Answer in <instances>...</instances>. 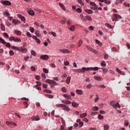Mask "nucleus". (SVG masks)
<instances>
[{
    "mask_svg": "<svg viewBox=\"0 0 130 130\" xmlns=\"http://www.w3.org/2000/svg\"><path fill=\"white\" fill-rule=\"evenodd\" d=\"M118 19H121V16L118 15V14H113L112 17V21H118Z\"/></svg>",
    "mask_w": 130,
    "mask_h": 130,
    "instance_id": "obj_1",
    "label": "nucleus"
},
{
    "mask_svg": "<svg viewBox=\"0 0 130 130\" xmlns=\"http://www.w3.org/2000/svg\"><path fill=\"white\" fill-rule=\"evenodd\" d=\"M0 42L1 43H2V44L6 45V47H8V48H10V47H11V44L10 43H6V41H5V40L2 39V38L1 37Z\"/></svg>",
    "mask_w": 130,
    "mask_h": 130,
    "instance_id": "obj_2",
    "label": "nucleus"
},
{
    "mask_svg": "<svg viewBox=\"0 0 130 130\" xmlns=\"http://www.w3.org/2000/svg\"><path fill=\"white\" fill-rule=\"evenodd\" d=\"M46 82L50 85H54L55 86H58V83H56L54 80H50V79H47Z\"/></svg>",
    "mask_w": 130,
    "mask_h": 130,
    "instance_id": "obj_3",
    "label": "nucleus"
},
{
    "mask_svg": "<svg viewBox=\"0 0 130 130\" xmlns=\"http://www.w3.org/2000/svg\"><path fill=\"white\" fill-rule=\"evenodd\" d=\"M0 2L2 5H4V6H12V3H11L10 1L2 0Z\"/></svg>",
    "mask_w": 130,
    "mask_h": 130,
    "instance_id": "obj_4",
    "label": "nucleus"
},
{
    "mask_svg": "<svg viewBox=\"0 0 130 130\" xmlns=\"http://www.w3.org/2000/svg\"><path fill=\"white\" fill-rule=\"evenodd\" d=\"M40 59L44 60H48L49 59V56L47 55H42L40 56Z\"/></svg>",
    "mask_w": 130,
    "mask_h": 130,
    "instance_id": "obj_5",
    "label": "nucleus"
},
{
    "mask_svg": "<svg viewBox=\"0 0 130 130\" xmlns=\"http://www.w3.org/2000/svg\"><path fill=\"white\" fill-rule=\"evenodd\" d=\"M31 119H32V120H37V121H38V120H40V118H39V116H32L31 117Z\"/></svg>",
    "mask_w": 130,
    "mask_h": 130,
    "instance_id": "obj_6",
    "label": "nucleus"
},
{
    "mask_svg": "<svg viewBox=\"0 0 130 130\" xmlns=\"http://www.w3.org/2000/svg\"><path fill=\"white\" fill-rule=\"evenodd\" d=\"M62 108V110H64L65 111H70V110H71V109H70L69 107L66 106L65 105H63Z\"/></svg>",
    "mask_w": 130,
    "mask_h": 130,
    "instance_id": "obj_7",
    "label": "nucleus"
},
{
    "mask_svg": "<svg viewBox=\"0 0 130 130\" xmlns=\"http://www.w3.org/2000/svg\"><path fill=\"white\" fill-rule=\"evenodd\" d=\"M17 17H18V18H20V19H21V21H22L23 22H25L26 21V19L25 18V17L24 16H22L21 14H18Z\"/></svg>",
    "mask_w": 130,
    "mask_h": 130,
    "instance_id": "obj_8",
    "label": "nucleus"
},
{
    "mask_svg": "<svg viewBox=\"0 0 130 130\" xmlns=\"http://www.w3.org/2000/svg\"><path fill=\"white\" fill-rule=\"evenodd\" d=\"M59 51L62 53H70V51L68 49H60Z\"/></svg>",
    "mask_w": 130,
    "mask_h": 130,
    "instance_id": "obj_9",
    "label": "nucleus"
},
{
    "mask_svg": "<svg viewBox=\"0 0 130 130\" xmlns=\"http://www.w3.org/2000/svg\"><path fill=\"white\" fill-rule=\"evenodd\" d=\"M92 71V67L90 68H86L85 67H83L82 68V72L83 73H85V72H86V71Z\"/></svg>",
    "mask_w": 130,
    "mask_h": 130,
    "instance_id": "obj_10",
    "label": "nucleus"
},
{
    "mask_svg": "<svg viewBox=\"0 0 130 130\" xmlns=\"http://www.w3.org/2000/svg\"><path fill=\"white\" fill-rule=\"evenodd\" d=\"M19 51H22V52H24V53H26L27 50L26 48H23V47H19Z\"/></svg>",
    "mask_w": 130,
    "mask_h": 130,
    "instance_id": "obj_11",
    "label": "nucleus"
},
{
    "mask_svg": "<svg viewBox=\"0 0 130 130\" xmlns=\"http://www.w3.org/2000/svg\"><path fill=\"white\" fill-rule=\"evenodd\" d=\"M12 23H14V24L17 25V24H20L21 23V21H20L18 20L14 19L12 20Z\"/></svg>",
    "mask_w": 130,
    "mask_h": 130,
    "instance_id": "obj_12",
    "label": "nucleus"
},
{
    "mask_svg": "<svg viewBox=\"0 0 130 130\" xmlns=\"http://www.w3.org/2000/svg\"><path fill=\"white\" fill-rule=\"evenodd\" d=\"M113 108H114L115 109H116V108H117V107H118V108H120V106H119V103H118V102H117L115 105H113Z\"/></svg>",
    "mask_w": 130,
    "mask_h": 130,
    "instance_id": "obj_13",
    "label": "nucleus"
},
{
    "mask_svg": "<svg viewBox=\"0 0 130 130\" xmlns=\"http://www.w3.org/2000/svg\"><path fill=\"white\" fill-rule=\"evenodd\" d=\"M85 12L89 15L93 14V11L91 10L90 9H85Z\"/></svg>",
    "mask_w": 130,
    "mask_h": 130,
    "instance_id": "obj_14",
    "label": "nucleus"
},
{
    "mask_svg": "<svg viewBox=\"0 0 130 130\" xmlns=\"http://www.w3.org/2000/svg\"><path fill=\"white\" fill-rule=\"evenodd\" d=\"M73 72H75V73H83V68L82 69H74Z\"/></svg>",
    "mask_w": 130,
    "mask_h": 130,
    "instance_id": "obj_15",
    "label": "nucleus"
},
{
    "mask_svg": "<svg viewBox=\"0 0 130 130\" xmlns=\"http://www.w3.org/2000/svg\"><path fill=\"white\" fill-rule=\"evenodd\" d=\"M14 33H15V34H16V35H18L19 36L22 35V32H21V31L20 30H15Z\"/></svg>",
    "mask_w": 130,
    "mask_h": 130,
    "instance_id": "obj_16",
    "label": "nucleus"
},
{
    "mask_svg": "<svg viewBox=\"0 0 130 130\" xmlns=\"http://www.w3.org/2000/svg\"><path fill=\"white\" fill-rule=\"evenodd\" d=\"M62 103H63V104H71L72 102L70 101L66 100V101H62Z\"/></svg>",
    "mask_w": 130,
    "mask_h": 130,
    "instance_id": "obj_17",
    "label": "nucleus"
},
{
    "mask_svg": "<svg viewBox=\"0 0 130 130\" xmlns=\"http://www.w3.org/2000/svg\"><path fill=\"white\" fill-rule=\"evenodd\" d=\"M76 92L79 95H83V90H82L77 89Z\"/></svg>",
    "mask_w": 130,
    "mask_h": 130,
    "instance_id": "obj_18",
    "label": "nucleus"
},
{
    "mask_svg": "<svg viewBox=\"0 0 130 130\" xmlns=\"http://www.w3.org/2000/svg\"><path fill=\"white\" fill-rule=\"evenodd\" d=\"M72 105L73 107L75 108H77L79 106V104L77 103L76 102H72Z\"/></svg>",
    "mask_w": 130,
    "mask_h": 130,
    "instance_id": "obj_19",
    "label": "nucleus"
},
{
    "mask_svg": "<svg viewBox=\"0 0 130 130\" xmlns=\"http://www.w3.org/2000/svg\"><path fill=\"white\" fill-rule=\"evenodd\" d=\"M94 79H95L96 81H102L103 80L102 77H99L98 76L94 77Z\"/></svg>",
    "mask_w": 130,
    "mask_h": 130,
    "instance_id": "obj_20",
    "label": "nucleus"
},
{
    "mask_svg": "<svg viewBox=\"0 0 130 130\" xmlns=\"http://www.w3.org/2000/svg\"><path fill=\"white\" fill-rule=\"evenodd\" d=\"M87 114L86 113L80 114V116L81 118H84V117H86Z\"/></svg>",
    "mask_w": 130,
    "mask_h": 130,
    "instance_id": "obj_21",
    "label": "nucleus"
},
{
    "mask_svg": "<svg viewBox=\"0 0 130 130\" xmlns=\"http://www.w3.org/2000/svg\"><path fill=\"white\" fill-rule=\"evenodd\" d=\"M13 41H14V42H21V41H22V40H21V39H20V38H14V40Z\"/></svg>",
    "mask_w": 130,
    "mask_h": 130,
    "instance_id": "obj_22",
    "label": "nucleus"
},
{
    "mask_svg": "<svg viewBox=\"0 0 130 130\" xmlns=\"http://www.w3.org/2000/svg\"><path fill=\"white\" fill-rule=\"evenodd\" d=\"M124 0H116L115 2L116 5H118V4H122V2H124Z\"/></svg>",
    "mask_w": 130,
    "mask_h": 130,
    "instance_id": "obj_23",
    "label": "nucleus"
},
{
    "mask_svg": "<svg viewBox=\"0 0 130 130\" xmlns=\"http://www.w3.org/2000/svg\"><path fill=\"white\" fill-rule=\"evenodd\" d=\"M90 52H93V53H95V54H98V51L93 48L90 49Z\"/></svg>",
    "mask_w": 130,
    "mask_h": 130,
    "instance_id": "obj_24",
    "label": "nucleus"
},
{
    "mask_svg": "<svg viewBox=\"0 0 130 130\" xmlns=\"http://www.w3.org/2000/svg\"><path fill=\"white\" fill-rule=\"evenodd\" d=\"M28 14L29 15H30V16H34L35 15L34 11L32 10L28 11Z\"/></svg>",
    "mask_w": 130,
    "mask_h": 130,
    "instance_id": "obj_25",
    "label": "nucleus"
},
{
    "mask_svg": "<svg viewBox=\"0 0 130 130\" xmlns=\"http://www.w3.org/2000/svg\"><path fill=\"white\" fill-rule=\"evenodd\" d=\"M1 28L2 31H6V27H5V25L3 23L1 24Z\"/></svg>",
    "mask_w": 130,
    "mask_h": 130,
    "instance_id": "obj_26",
    "label": "nucleus"
},
{
    "mask_svg": "<svg viewBox=\"0 0 130 130\" xmlns=\"http://www.w3.org/2000/svg\"><path fill=\"white\" fill-rule=\"evenodd\" d=\"M66 83L68 84H70V83H71V77H67V79L66 80Z\"/></svg>",
    "mask_w": 130,
    "mask_h": 130,
    "instance_id": "obj_27",
    "label": "nucleus"
},
{
    "mask_svg": "<svg viewBox=\"0 0 130 130\" xmlns=\"http://www.w3.org/2000/svg\"><path fill=\"white\" fill-rule=\"evenodd\" d=\"M85 18H86V20L88 21H92V17H91L90 16H85Z\"/></svg>",
    "mask_w": 130,
    "mask_h": 130,
    "instance_id": "obj_28",
    "label": "nucleus"
},
{
    "mask_svg": "<svg viewBox=\"0 0 130 130\" xmlns=\"http://www.w3.org/2000/svg\"><path fill=\"white\" fill-rule=\"evenodd\" d=\"M59 6L61 8L63 11H66V8H64V5H62L61 3L59 4Z\"/></svg>",
    "mask_w": 130,
    "mask_h": 130,
    "instance_id": "obj_29",
    "label": "nucleus"
},
{
    "mask_svg": "<svg viewBox=\"0 0 130 130\" xmlns=\"http://www.w3.org/2000/svg\"><path fill=\"white\" fill-rule=\"evenodd\" d=\"M104 130H108L109 129V126L107 124H105L104 126Z\"/></svg>",
    "mask_w": 130,
    "mask_h": 130,
    "instance_id": "obj_30",
    "label": "nucleus"
},
{
    "mask_svg": "<svg viewBox=\"0 0 130 130\" xmlns=\"http://www.w3.org/2000/svg\"><path fill=\"white\" fill-rule=\"evenodd\" d=\"M106 26H107L108 28H109L110 29L113 28V26L109 24V23H106Z\"/></svg>",
    "mask_w": 130,
    "mask_h": 130,
    "instance_id": "obj_31",
    "label": "nucleus"
},
{
    "mask_svg": "<svg viewBox=\"0 0 130 130\" xmlns=\"http://www.w3.org/2000/svg\"><path fill=\"white\" fill-rule=\"evenodd\" d=\"M49 34H51L54 37H56V34L53 31L48 32Z\"/></svg>",
    "mask_w": 130,
    "mask_h": 130,
    "instance_id": "obj_32",
    "label": "nucleus"
},
{
    "mask_svg": "<svg viewBox=\"0 0 130 130\" xmlns=\"http://www.w3.org/2000/svg\"><path fill=\"white\" fill-rule=\"evenodd\" d=\"M101 65L102 66V67H103V68H105V67H106V63H105V61H103L101 63Z\"/></svg>",
    "mask_w": 130,
    "mask_h": 130,
    "instance_id": "obj_33",
    "label": "nucleus"
},
{
    "mask_svg": "<svg viewBox=\"0 0 130 130\" xmlns=\"http://www.w3.org/2000/svg\"><path fill=\"white\" fill-rule=\"evenodd\" d=\"M35 34L36 36H38V37H40V36H41L38 30H36Z\"/></svg>",
    "mask_w": 130,
    "mask_h": 130,
    "instance_id": "obj_34",
    "label": "nucleus"
},
{
    "mask_svg": "<svg viewBox=\"0 0 130 130\" xmlns=\"http://www.w3.org/2000/svg\"><path fill=\"white\" fill-rule=\"evenodd\" d=\"M4 16H7V17H10V14H9V12L6 11L4 12Z\"/></svg>",
    "mask_w": 130,
    "mask_h": 130,
    "instance_id": "obj_35",
    "label": "nucleus"
},
{
    "mask_svg": "<svg viewBox=\"0 0 130 130\" xmlns=\"http://www.w3.org/2000/svg\"><path fill=\"white\" fill-rule=\"evenodd\" d=\"M12 49H15V50H18V51L20 50V47L18 48L16 46H12Z\"/></svg>",
    "mask_w": 130,
    "mask_h": 130,
    "instance_id": "obj_36",
    "label": "nucleus"
},
{
    "mask_svg": "<svg viewBox=\"0 0 130 130\" xmlns=\"http://www.w3.org/2000/svg\"><path fill=\"white\" fill-rule=\"evenodd\" d=\"M98 109H99V108H98V107H93L92 108V110H93V111H97V110H98Z\"/></svg>",
    "mask_w": 130,
    "mask_h": 130,
    "instance_id": "obj_37",
    "label": "nucleus"
},
{
    "mask_svg": "<svg viewBox=\"0 0 130 130\" xmlns=\"http://www.w3.org/2000/svg\"><path fill=\"white\" fill-rule=\"evenodd\" d=\"M64 105L62 104H58L56 105V107H63Z\"/></svg>",
    "mask_w": 130,
    "mask_h": 130,
    "instance_id": "obj_38",
    "label": "nucleus"
},
{
    "mask_svg": "<svg viewBox=\"0 0 130 130\" xmlns=\"http://www.w3.org/2000/svg\"><path fill=\"white\" fill-rule=\"evenodd\" d=\"M31 55H34V56H36V52L35 51L32 50L31 51Z\"/></svg>",
    "mask_w": 130,
    "mask_h": 130,
    "instance_id": "obj_39",
    "label": "nucleus"
},
{
    "mask_svg": "<svg viewBox=\"0 0 130 130\" xmlns=\"http://www.w3.org/2000/svg\"><path fill=\"white\" fill-rule=\"evenodd\" d=\"M23 104L25 106V108H27V107L29 106V105L28 104V103L27 102H23Z\"/></svg>",
    "mask_w": 130,
    "mask_h": 130,
    "instance_id": "obj_40",
    "label": "nucleus"
},
{
    "mask_svg": "<svg viewBox=\"0 0 130 130\" xmlns=\"http://www.w3.org/2000/svg\"><path fill=\"white\" fill-rule=\"evenodd\" d=\"M69 29L71 30V31H75V26H71L70 27H69Z\"/></svg>",
    "mask_w": 130,
    "mask_h": 130,
    "instance_id": "obj_41",
    "label": "nucleus"
},
{
    "mask_svg": "<svg viewBox=\"0 0 130 130\" xmlns=\"http://www.w3.org/2000/svg\"><path fill=\"white\" fill-rule=\"evenodd\" d=\"M102 70H103L104 74H105V73H107V72H108V70H107V69H106V68H102Z\"/></svg>",
    "mask_w": 130,
    "mask_h": 130,
    "instance_id": "obj_42",
    "label": "nucleus"
},
{
    "mask_svg": "<svg viewBox=\"0 0 130 130\" xmlns=\"http://www.w3.org/2000/svg\"><path fill=\"white\" fill-rule=\"evenodd\" d=\"M44 92H46V93H51L52 91H51V90L49 89H45L44 90Z\"/></svg>",
    "mask_w": 130,
    "mask_h": 130,
    "instance_id": "obj_43",
    "label": "nucleus"
},
{
    "mask_svg": "<svg viewBox=\"0 0 130 130\" xmlns=\"http://www.w3.org/2000/svg\"><path fill=\"white\" fill-rule=\"evenodd\" d=\"M4 36L5 38H6L7 39H8L9 38V35H8V34L4 32Z\"/></svg>",
    "mask_w": 130,
    "mask_h": 130,
    "instance_id": "obj_44",
    "label": "nucleus"
},
{
    "mask_svg": "<svg viewBox=\"0 0 130 130\" xmlns=\"http://www.w3.org/2000/svg\"><path fill=\"white\" fill-rule=\"evenodd\" d=\"M79 4L81 5V6H84V3H83V1L82 0H77Z\"/></svg>",
    "mask_w": 130,
    "mask_h": 130,
    "instance_id": "obj_45",
    "label": "nucleus"
},
{
    "mask_svg": "<svg viewBox=\"0 0 130 130\" xmlns=\"http://www.w3.org/2000/svg\"><path fill=\"white\" fill-rule=\"evenodd\" d=\"M90 6H92V7H96V6H97L96 5V4H95V3H94V2H90Z\"/></svg>",
    "mask_w": 130,
    "mask_h": 130,
    "instance_id": "obj_46",
    "label": "nucleus"
},
{
    "mask_svg": "<svg viewBox=\"0 0 130 130\" xmlns=\"http://www.w3.org/2000/svg\"><path fill=\"white\" fill-rule=\"evenodd\" d=\"M43 72L45 73V74H48V70H47L46 68L43 69Z\"/></svg>",
    "mask_w": 130,
    "mask_h": 130,
    "instance_id": "obj_47",
    "label": "nucleus"
},
{
    "mask_svg": "<svg viewBox=\"0 0 130 130\" xmlns=\"http://www.w3.org/2000/svg\"><path fill=\"white\" fill-rule=\"evenodd\" d=\"M98 118L99 119H100L101 120H102V119H103L104 117L103 116L101 115H98Z\"/></svg>",
    "mask_w": 130,
    "mask_h": 130,
    "instance_id": "obj_48",
    "label": "nucleus"
},
{
    "mask_svg": "<svg viewBox=\"0 0 130 130\" xmlns=\"http://www.w3.org/2000/svg\"><path fill=\"white\" fill-rule=\"evenodd\" d=\"M6 24L7 25V26H8V27L10 26H12V24L11 23H10V22L8 21H7L6 22Z\"/></svg>",
    "mask_w": 130,
    "mask_h": 130,
    "instance_id": "obj_49",
    "label": "nucleus"
},
{
    "mask_svg": "<svg viewBox=\"0 0 130 130\" xmlns=\"http://www.w3.org/2000/svg\"><path fill=\"white\" fill-rule=\"evenodd\" d=\"M124 124L126 126H127V125H128V124H129V123H128V121L125 120L124 121Z\"/></svg>",
    "mask_w": 130,
    "mask_h": 130,
    "instance_id": "obj_50",
    "label": "nucleus"
},
{
    "mask_svg": "<svg viewBox=\"0 0 130 130\" xmlns=\"http://www.w3.org/2000/svg\"><path fill=\"white\" fill-rule=\"evenodd\" d=\"M9 54L10 55L13 56L14 55V54H15V53L14 52V51H13V50H11L9 51Z\"/></svg>",
    "mask_w": 130,
    "mask_h": 130,
    "instance_id": "obj_51",
    "label": "nucleus"
},
{
    "mask_svg": "<svg viewBox=\"0 0 130 130\" xmlns=\"http://www.w3.org/2000/svg\"><path fill=\"white\" fill-rule=\"evenodd\" d=\"M14 39H15L14 37H11L10 38H9V41H13V40L14 41Z\"/></svg>",
    "mask_w": 130,
    "mask_h": 130,
    "instance_id": "obj_52",
    "label": "nucleus"
},
{
    "mask_svg": "<svg viewBox=\"0 0 130 130\" xmlns=\"http://www.w3.org/2000/svg\"><path fill=\"white\" fill-rule=\"evenodd\" d=\"M86 88L87 89H90V88H92V84H89L87 85Z\"/></svg>",
    "mask_w": 130,
    "mask_h": 130,
    "instance_id": "obj_53",
    "label": "nucleus"
},
{
    "mask_svg": "<svg viewBox=\"0 0 130 130\" xmlns=\"http://www.w3.org/2000/svg\"><path fill=\"white\" fill-rule=\"evenodd\" d=\"M99 70V68L98 67H94V68H92L91 71H98Z\"/></svg>",
    "mask_w": 130,
    "mask_h": 130,
    "instance_id": "obj_54",
    "label": "nucleus"
},
{
    "mask_svg": "<svg viewBox=\"0 0 130 130\" xmlns=\"http://www.w3.org/2000/svg\"><path fill=\"white\" fill-rule=\"evenodd\" d=\"M47 96L48 98H49L50 99H52L53 98V95H50V94H47Z\"/></svg>",
    "mask_w": 130,
    "mask_h": 130,
    "instance_id": "obj_55",
    "label": "nucleus"
},
{
    "mask_svg": "<svg viewBox=\"0 0 130 130\" xmlns=\"http://www.w3.org/2000/svg\"><path fill=\"white\" fill-rule=\"evenodd\" d=\"M91 10H97L98 9V6H93V7L90 8Z\"/></svg>",
    "mask_w": 130,
    "mask_h": 130,
    "instance_id": "obj_56",
    "label": "nucleus"
},
{
    "mask_svg": "<svg viewBox=\"0 0 130 130\" xmlns=\"http://www.w3.org/2000/svg\"><path fill=\"white\" fill-rule=\"evenodd\" d=\"M83 44V41L82 40H80L79 41V44H78V46L80 47V46L82 45V44Z\"/></svg>",
    "mask_w": 130,
    "mask_h": 130,
    "instance_id": "obj_57",
    "label": "nucleus"
},
{
    "mask_svg": "<svg viewBox=\"0 0 130 130\" xmlns=\"http://www.w3.org/2000/svg\"><path fill=\"white\" fill-rule=\"evenodd\" d=\"M36 80H37L38 81L40 80V76L39 75H36Z\"/></svg>",
    "mask_w": 130,
    "mask_h": 130,
    "instance_id": "obj_58",
    "label": "nucleus"
},
{
    "mask_svg": "<svg viewBox=\"0 0 130 130\" xmlns=\"http://www.w3.org/2000/svg\"><path fill=\"white\" fill-rule=\"evenodd\" d=\"M29 30H30V32H31V33H33L35 31L34 28L32 27H29Z\"/></svg>",
    "mask_w": 130,
    "mask_h": 130,
    "instance_id": "obj_59",
    "label": "nucleus"
},
{
    "mask_svg": "<svg viewBox=\"0 0 130 130\" xmlns=\"http://www.w3.org/2000/svg\"><path fill=\"white\" fill-rule=\"evenodd\" d=\"M76 12H77L78 13H82V10L80 8H78L76 10Z\"/></svg>",
    "mask_w": 130,
    "mask_h": 130,
    "instance_id": "obj_60",
    "label": "nucleus"
},
{
    "mask_svg": "<svg viewBox=\"0 0 130 130\" xmlns=\"http://www.w3.org/2000/svg\"><path fill=\"white\" fill-rule=\"evenodd\" d=\"M61 90L62 92H64V93L67 92V88H66V87H62Z\"/></svg>",
    "mask_w": 130,
    "mask_h": 130,
    "instance_id": "obj_61",
    "label": "nucleus"
},
{
    "mask_svg": "<svg viewBox=\"0 0 130 130\" xmlns=\"http://www.w3.org/2000/svg\"><path fill=\"white\" fill-rule=\"evenodd\" d=\"M35 87L36 88V89H37V90H41V87L38 85H36Z\"/></svg>",
    "mask_w": 130,
    "mask_h": 130,
    "instance_id": "obj_62",
    "label": "nucleus"
},
{
    "mask_svg": "<svg viewBox=\"0 0 130 130\" xmlns=\"http://www.w3.org/2000/svg\"><path fill=\"white\" fill-rule=\"evenodd\" d=\"M104 3L105 4H108V5H110V3H111L110 1H107V0H105Z\"/></svg>",
    "mask_w": 130,
    "mask_h": 130,
    "instance_id": "obj_63",
    "label": "nucleus"
},
{
    "mask_svg": "<svg viewBox=\"0 0 130 130\" xmlns=\"http://www.w3.org/2000/svg\"><path fill=\"white\" fill-rule=\"evenodd\" d=\"M124 6H125V7H129V4H127V3L124 2Z\"/></svg>",
    "mask_w": 130,
    "mask_h": 130,
    "instance_id": "obj_64",
    "label": "nucleus"
}]
</instances>
